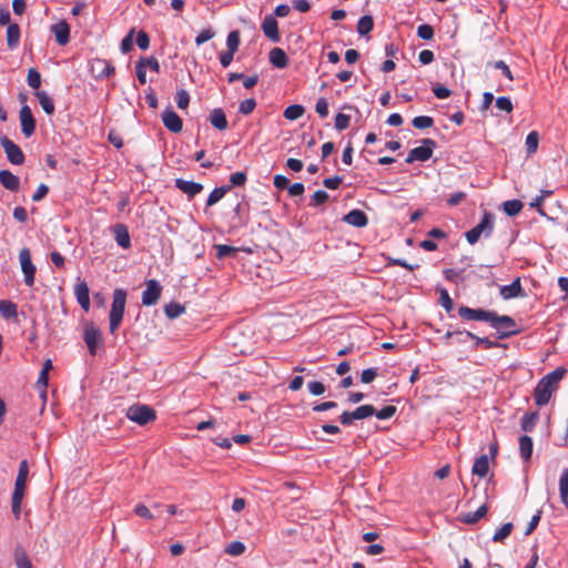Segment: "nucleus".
Segmentation results:
<instances>
[{
    "label": "nucleus",
    "mask_w": 568,
    "mask_h": 568,
    "mask_svg": "<svg viewBox=\"0 0 568 568\" xmlns=\"http://www.w3.org/2000/svg\"><path fill=\"white\" fill-rule=\"evenodd\" d=\"M417 36L423 40H430L434 37V29L429 24H420L417 28Z\"/></svg>",
    "instance_id": "obj_55"
},
{
    "label": "nucleus",
    "mask_w": 568,
    "mask_h": 568,
    "mask_svg": "<svg viewBox=\"0 0 568 568\" xmlns=\"http://www.w3.org/2000/svg\"><path fill=\"white\" fill-rule=\"evenodd\" d=\"M74 295L80 306L88 312L90 310V292L84 281H78L74 286Z\"/></svg>",
    "instance_id": "obj_16"
},
{
    "label": "nucleus",
    "mask_w": 568,
    "mask_h": 568,
    "mask_svg": "<svg viewBox=\"0 0 568 568\" xmlns=\"http://www.w3.org/2000/svg\"><path fill=\"white\" fill-rule=\"evenodd\" d=\"M175 102H176V105L179 109H182V110L186 109L190 103V95H189L187 91L184 89L178 90L176 95H175Z\"/></svg>",
    "instance_id": "obj_48"
},
{
    "label": "nucleus",
    "mask_w": 568,
    "mask_h": 568,
    "mask_svg": "<svg viewBox=\"0 0 568 568\" xmlns=\"http://www.w3.org/2000/svg\"><path fill=\"white\" fill-rule=\"evenodd\" d=\"M434 120L428 115H418L413 119V125L416 129L423 130L433 126Z\"/></svg>",
    "instance_id": "obj_45"
},
{
    "label": "nucleus",
    "mask_w": 568,
    "mask_h": 568,
    "mask_svg": "<svg viewBox=\"0 0 568 568\" xmlns=\"http://www.w3.org/2000/svg\"><path fill=\"white\" fill-rule=\"evenodd\" d=\"M564 374H565L564 368H557L554 372L547 374L545 377H542V379L548 381V384L556 388L557 384L562 378Z\"/></svg>",
    "instance_id": "obj_49"
},
{
    "label": "nucleus",
    "mask_w": 568,
    "mask_h": 568,
    "mask_svg": "<svg viewBox=\"0 0 568 568\" xmlns=\"http://www.w3.org/2000/svg\"><path fill=\"white\" fill-rule=\"evenodd\" d=\"M327 200H328L327 192H325L323 190H318L313 194L310 205H321V204L325 203Z\"/></svg>",
    "instance_id": "obj_60"
},
{
    "label": "nucleus",
    "mask_w": 568,
    "mask_h": 568,
    "mask_svg": "<svg viewBox=\"0 0 568 568\" xmlns=\"http://www.w3.org/2000/svg\"><path fill=\"white\" fill-rule=\"evenodd\" d=\"M523 209V203L519 200H508L503 203V210L508 216L517 215Z\"/></svg>",
    "instance_id": "obj_36"
},
{
    "label": "nucleus",
    "mask_w": 568,
    "mask_h": 568,
    "mask_svg": "<svg viewBox=\"0 0 568 568\" xmlns=\"http://www.w3.org/2000/svg\"><path fill=\"white\" fill-rule=\"evenodd\" d=\"M16 565L17 568H32L29 558L23 551L16 554Z\"/></svg>",
    "instance_id": "obj_63"
},
{
    "label": "nucleus",
    "mask_w": 568,
    "mask_h": 568,
    "mask_svg": "<svg viewBox=\"0 0 568 568\" xmlns=\"http://www.w3.org/2000/svg\"><path fill=\"white\" fill-rule=\"evenodd\" d=\"M559 494L561 503L568 508V468H565L559 477Z\"/></svg>",
    "instance_id": "obj_29"
},
{
    "label": "nucleus",
    "mask_w": 568,
    "mask_h": 568,
    "mask_svg": "<svg viewBox=\"0 0 568 568\" xmlns=\"http://www.w3.org/2000/svg\"><path fill=\"white\" fill-rule=\"evenodd\" d=\"M24 491H26V488L14 486V490L12 494L11 508H12V513L16 518L20 517L21 504H22V499L24 496Z\"/></svg>",
    "instance_id": "obj_26"
},
{
    "label": "nucleus",
    "mask_w": 568,
    "mask_h": 568,
    "mask_svg": "<svg viewBox=\"0 0 568 568\" xmlns=\"http://www.w3.org/2000/svg\"><path fill=\"white\" fill-rule=\"evenodd\" d=\"M134 513L139 517L145 518V519H153L154 518V516L151 513V510L145 505H143V504H138L134 507Z\"/></svg>",
    "instance_id": "obj_64"
},
{
    "label": "nucleus",
    "mask_w": 568,
    "mask_h": 568,
    "mask_svg": "<svg viewBox=\"0 0 568 568\" xmlns=\"http://www.w3.org/2000/svg\"><path fill=\"white\" fill-rule=\"evenodd\" d=\"M396 413V407L395 406H385L383 407L382 409L379 410H376L375 409V416L378 418V419H388L390 417L394 416V414Z\"/></svg>",
    "instance_id": "obj_57"
},
{
    "label": "nucleus",
    "mask_w": 568,
    "mask_h": 568,
    "mask_svg": "<svg viewBox=\"0 0 568 568\" xmlns=\"http://www.w3.org/2000/svg\"><path fill=\"white\" fill-rule=\"evenodd\" d=\"M28 475H29L28 463H27V460H22L19 465V470H18L14 486L26 488Z\"/></svg>",
    "instance_id": "obj_33"
},
{
    "label": "nucleus",
    "mask_w": 568,
    "mask_h": 568,
    "mask_svg": "<svg viewBox=\"0 0 568 568\" xmlns=\"http://www.w3.org/2000/svg\"><path fill=\"white\" fill-rule=\"evenodd\" d=\"M113 235L116 244L122 248L131 247V239L128 231V227L124 224H116L113 227Z\"/></svg>",
    "instance_id": "obj_19"
},
{
    "label": "nucleus",
    "mask_w": 568,
    "mask_h": 568,
    "mask_svg": "<svg viewBox=\"0 0 568 568\" xmlns=\"http://www.w3.org/2000/svg\"><path fill=\"white\" fill-rule=\"evenodd\" d=\"M496 106L500 111H505L507 113H510L514 109L513 102L508 97H499L496 99Z\"/></svg>",
    "instance_id": "obj_54"
},
{
    "label": "nucleus",
    "mask_w": 568,
    "mask_h": 568,
    "mask_svg": "<svg viewBox=\"0 0 568 568\" xmlns=\"http://www.w3.org/2000/svg\"><path fill=\"white\" fill-rule=\"evenodd\" d=\"M246 182V174L244 172H235L230 176V183L232 186H241Z\"/></svg>",
    "instance_id": "obj_62"
},
{
    "label": "nucleus",
    "mask_w": 568,
    "mask_h": 568,
    "mask_svg": "<svg viewBox=\"0 0 568 568\" xmlns=\"http://www.w3.org/2000/svg\"><path fill=\"white\" fill-rule=\"evenodd\" d=\"M0 143L10 163L14 165H21L24 162V155L20 146L11 141L8 136H1Z\"/></svg>",
    "instance_id": "obj_7"
},
{
    "label": "nucleus",
    "mask_w": 568,
    "mask_h": 568,
    "mask_svg": "<svg viewBox=\"0 0 568 568\" xmlns=\"http://www.w3.org/2000/svg\"><path fill=\"white\" fill-rule=\"evenodd\" d=\"M51 31L53 32L57 42L60 45H64L69 42L70 39V28L65 21H60L51 27Z\"/></svg>",
    "instance_id": "obj_20"
},
{
    "label": "nucleus",
    "mask_w": 568,
    "mask_h": 568,
    "mask_svg": "<svg viewBox=\"0 0 568 568\" xmlns=\"http://www.w3.org/2000/svg\"><path fill=\"white\" fill-rule=\"evenodd\" d=\"M304 114V108L300 104H292L284 110V118L290 121L300 119Z\"/></svg>",
    "instance_id": "obj_38"
},
{
    "label": "nucleus",
    "mask_w": 568,
    "mask_h": 568,
    "mask_svg": "<svg viewBox=\"0 0 568 568\" xmlns=\"http://www.w3.org/2000/svg\"><path fill=\"white\" fill-rule=\"evenodd\" d=\"M373 27H374V21H373L372 16H368V14L363 16L358 20L357 32L361 36H366L367 33H369L372 31Z\"/></svg>",
    "instance_id": "obj_37"
},
{
    "label": "nucleus",
    "mask_w": 568,
    "mask_h": 568,
    "mask_svg": "<svg viewBox=\"0 0 568 568\" xmlns=\"http://www.w3.org/2000/svg\"><path fill=\"white\" fill-rule=\"evenodd\" d=\"M351 116L344 113H337L335 116V128L338 131H343L348 128Z\"/></svg>",
    "instance_id": "obj_52"
},
{
    "label": "nucleus",
    "mask_w": 568,
    "mask_h": 568,
    "mask_svg": "<svg viewBox=\"0 0 568 568\" xmlns=\"http://www.w3.org/2000/svg\"><path fill=\"white\" fill-rule=\"evenodd\" d=\"M537 413H527L521 417L520 426L524 432H531L537 423Z\"/></svg>",
    "instance_id": "obj_39"
},
{
    "label": "nucleus",
    "mask_w": 568,
    "mask_h": 568,
    "mask_svg": "<svg viewBox=\"0 0 568 568\" xmlns=\"http://www.w3.org/2000/svg\"><path fill=\"white\" fill-rule=\"evenodd\" d=\"M36 97L47 114H52L54 112V103L53 100L49 97L45 91H37Z\"/></svg>",
    "instance_id": "obj_31"
},
{
    "label": "nucleus",
    "mask_w": 568,
    "mask_h": 568,
    "mask_svg": "<svg viewBox=\"0 0 568 568\" xmlns=\"http://www.w3.org/2000/svg\"><path fill=\"white\" fill-rule=\"evenodd\" d=\"M261 27L265 37L268 38L272 42L280 41L277 21L273 16H266Z\"/></svg>",
    "instance_id": "obj_17"
},
{
    "label": "nucleus",
    "mask_w": 568,
    "mask_h": 568,
    "mask_svg": "<svg viewBox=\"0 0 568 568\" xmlns=\"http://www.w3.org/2000/svg\"><path fill=\"white\" fill-rule=\"evenodd\" d=\"M174 183H175V186L181 192L186 194L189 197L195 196L196 194L201 193L203 190V185L201 183L193 182V181L176 179Z\"/></svg>",
    "instance_id": "obj_18"
},
{
    "label": "nucleus",
    "mask_w": 568,
    "mask_h": 568,
    "mask_svg": "<svg viewBox=\"0 0 568 568\" xmlns=\"http://www.w3.org/2000/svg\"><path fill=\"white\" fill-rule=\"evenodd\" d=\"M489 324L497 331L499 338H506L517 332L515 321L508 315L500 316L491 312Z\"/></svg>",
    "instance_id": "obj_4"
},
{
    "label": "nucleus",
    "mask_w": 568,
    "mask_h": 568,
    "mask_svg": "<svg viewBox=\"0 0 568 568\" xmlns=\"http://www.w3.org/2000/svg\"><path fill=\"white\" fill-rule=\"evenodd\" d=\"M555 390V387L548 384V381H544L542 378L539 381L535 388L534 398L536 405L544 406L546 405Z\"/></svg>",
    "instance_id": "obj_13"
},
{
    "label": "nucleus",
    "mask_w": 568,
    "mask_h": 568,
    "mask_svg": "<svg viewBox=\"0 0 568 568\" xmlns=\"http://www.w3.org/2000/svg\"><path fill=\"white\" fill-rule=\"evenodd\" d=\"M162 287L156 280H149L146 282V288L142 293V304L145 306H152L158 303L161 296Z\"/></svg>",
    "instance_id": "obj_10"
},
{
    "label": "nucleus",
    "mask_w": 568,
    "mask_h": 568,
    "mask_svg": "<svg viewBox=\"0 0 568 568\" xmlns=\"http://www.w3.org/2000/svg\"><path fill=\"white\" fill-rule=\"evenodd\" d=\"M162 121H163L164 126L169 131H171L173 133H179L182 131V128H183L182 119L171 108H168L163 111Z\"/></svg>",
    "instance_id": "obj_14"
},
{
    "label": "nucleus",
    "mask_w": 568,
    "mask_h": 568,
    "mask_svg": "<svg viewBox=\"0 0 568 568\" xmlns=\"http://www.w3.org/2000/svg\"><path fill=\"white\" fill-rule=\"evenodd\" d=\"M214 248L216 251V257L222 260L225 258L232 254H234L237 248L234 246L225 245V244H217L214 245Z\"/></svg>",
    "instance_id": "obj_46"
},
{
    "label": "nucleus",
    "mask_w": 568,
    "mask_h": 568,
    "mask_svg": "<svg viewBox=\"0 0 568 568\" xmlns=\"http://www.w3.org/2000/svg\"><path fill=\"white\" fill-rule=\"evenodd\" d=\"M532 439L527 435H523L519 438V453L524 462H528L532 454Z\"/></svg>",
    "instance_id": "obj_25"
},
{
    "label": "nucleus",
    "mask_w": 568,
    "mask_h": 568,
    "mask_svg": "<svg viewBox=\"0 0 568 568\" xmlns=\"http://www.w3.org/2000/svg\"><path fill=\"white\" fill-rule=\"evenodd\" d=\"M539 144V134L536 131L528 133L525 145L528 155L536 153Z\"/></svg>",
    "instance_id": "obj_35"
},
{
    "label": "nucleus",
    "mask_w": 568,
    "mask_h": 568,
    "mask_svg": "<svg viewBox=\"0 0 568 568\" xmlns=\"http://www.w3.org/2000/svg\"><path fill=\"white\" fill-rule=\"evenodd\" d=\"M215 36V32L211 28L203 29L195 38L196 45H201Z\"/></svg>",
    "instance_id": "obj_53"
},
{
    "label": "nucleus",
    "mask_w": 568,
    "mask_h": 568,
    "mask_svg": "<svg viewBox=\"0 0 568 568\" xmlns=\"http://www.w3.org/2000/svg\"><path fill=\"white\" fill-rule=\"evenodd\" d=\"M315 111L321 118H326L328 115V102L325 98H320L316 101Z\"/></svg>",
    "instance_id": "obj_58"
},
{
    "label": "nucleus",
    "mask_w": 568,
    "mask_h": 568,
    "mask_svg": "<svg viewBox=\"0 0 568 568\" xmlns=\"http://www.w3.org/2000/svg\"><path fill=\"white\" fill-rule=\"evenodd\" d=\"M20 42V28L17 23L9 24L7 28V44L9 49H16Z\"/></svg>",
    "instance_id": "obj_27"
},
{
    "label": "nucleus",
    "mask_w": 568,
    "mask_h": 568,
    "mask_svg": "<svg viewBox=\"0 0 568 568\" xmlns=\"http://www.w3.org/2000/svg\"><path fill=\"white\" fill-rule=\"evenodd\" d=\"M0 183L9 191L16 192L19 189L20 180L9 170L0 171Z\"/></svg>",
    "instance_id": "obj_22"
},
{
    "label": "nucleus",
    "mask_w": 568,
    "mask_h": 568,
    "mask_svg": "<svg viewBox=\"0 0 568 568\" xmlns=\"http://www.w3.org/2000/svg\"><path fill=\"white\" fill-rule=\"evenodd\" d=\"M211 124L217 130L227 128V120L222 109H214L210 115Z\"/></svg>",
    "instance_id": "obj_28"
},
{
    "label": "nucleus",
    "mask_w": 568,
    "mask_h": 568,
    "mask_svg": "<svg viewBox=\"0 0 568 568\" xmlns=\"http://www.w3.org/2000/svg\"><path fill=\"white\" fill-rule=\"evenodd\" d=\"M375 414V407L373 405H362L353 410V417L355 419H364Z\"/></svg>",
    "instance_id": "obj_42"
},
{
    "label": "nucleus",
    "mask_w": 568,
    "mask_h": 568,
    "mask_svg": "<svg viewBox=\"0 0 568 568\" xmlns=\"http://www.w3.org/2000/svg\"><path fill=\"white\" fill-rule=\"evenodd\" d=\"M270 62L275 67L283 69L287 65L288 59L285 51L281 48H273L270 51Z\"/></svg>",
    "instance_id": "obj_23"
},
{
    "label": "nucleus",
    "mask_w": 568,
    "mask_h": 568,
    "mask_svg": "<svg viewBox=\"0 0 568 568\" xmlns=\"http://www.w3.org/2000/svg\"><path fill=\"white\" fill-rule=\"evenodd\" d=\"M344 221L355 227H364L368 223L367 215L362 210H352L345 216Z\"/></svg>",
    "instance_id": "obj_21"
},
{
    "label": "nucleus",
    "mask_w": 568,
    "mask_h": 568,
    "mask_svg": "<svg viewBox=\"0 0 568 568\" xmlns=\"http://www.w3.org/2000/svg\"><path fill=\"white\" fill-rule=\"evenodd\" d=\"M440 305L447 311L450 312L454 308V302L452 297L449 296L446 288L440 290V297H439Z\"/></svg>",
    "instance_id": "obj_51"
},
{
    "label": "nucleus",
    "mask_w": 568,
    "mask_h": 568,
    "mask_svg": "<svg viewBox=\"0 0 568 568\" xmlns=\"http://www.w3.org/2000/svg\"><path fill=\"white\" fill-rule=\"evenodd\" d=\"M491 312L493 311H486L481 308H470L468 306L458 307V315L467 321H479L489 323V320L491 318Z\"/></svg>",
    "instance_id": "obj_12"
},
{
    "label": "nucleus",
    "mask_w": 568,
    "mask_h": 568,
    "mask_svg": "<svg viewBox=\"0 0 568 568\" xmlns=\"http://www.w3.org/2000/svg\"><path fill=\"white\" fill-rule=\"evenodd\" d=\"M114 71L115 69L109 60L97 58L91 61V72L97 80L109 78Z\"/></svg>",
    "instance_id": "obj_9"
},
{
    "label": "nucleus",
    "mask_w": 568,
    "mask_h": 568,
    "mask_svg": "<svg viewBox=\"0 0 568 568\" xmlns=\"http://www.w3.org/2000/svg\"><path fill=\"white\" fill-rule=\"evenodd\" d=\"M487 510H488L487 506L486 505H481L476 511L467 513L464 516V523H467V524H475V523H477L478 520H480L487 514Z\"/></svg>",
    "instance_id": "obj_40"
},
{
    "label": "nucleus",
    "mask_w": 568,
    "mask_h": 568,
    "mask_svg": "<svg viewBox=\"0 0 568 568\" xmlns=\"http://www.w3.org/2000/svg\"><path fill=\"white\" fill-rule=\"evenodd\" d=\"M125 416L133 423L143 426L155 419V410L144 404L131 405L125 413Z\"/></svg>",
    "instance_id": "obj_3"
},
{
    "label": "nucleus",
    "mask_w": 568,
    "mask_h": 568,
    "mask_svg": "<svg viewBox=\"0 0 568 568\" xmlns=\"http://www.w3.org/2000/svg\"><path fill=\"white\" fill-rule=\"evenodd\" d=\"M83 339L88 346L89 353L91 355H95L97 349L102 342V336L100 329L93 323L85 324Z\"/></svg>",
    "instance_id": "obj_8"
},
{
    "label": "nucleus",
    "mask_w": 568,
    "mask_h": 568,
    "mask_svg": "<svg viewBox=\"0 0 568 568\" xmlns=\"http://www.w3.org/2000/svg\"><path fill=\"white\" fill-rule=\"evenodd\" d=\"M489 470V458L487 455L479 456L473 465V474L483 478L488 474Z\"/></svg>",
    "instance_id": "obj_24"
},
{
    "label": "nucleus",
    "mask_w": 568,
    "mask_h": 568,
    "mask_svg": "<svg viewBox=\"0 0 568 568\" xmlns=\"http://www.w3.org/2000/svg\"><path fill=\"white\" fill-rule=\"evenodd\" d=\"M256 106L254 99H246L240 103L239 112L242 114H250Z\"/></svg>",
    "instance_id": "obj_59"
},
{
    "label": "nucleus",
    "mask_w": 568,
    "mask_h": 568,
    "mask_svg": "<svg viewBox=\"0 0 568 568\" xmlns=\"http://www.w3.org/2000/svg\"><path fill=\"white\" fill-rule=\"evenodd\" d=\"M436 142L432 139H424L422 145L412 149L406 158V163H413L415 161L425 162L433 155Z\"/></svg>",
    "instance_id": "obj_5"
},
{
    "label": "nucleus",
    "mask_w": 568,
    "mask_h": 568,
    "mask_svg": "<svg viewBox=\"0 0 568 568\" xmlns=\"http://www.w3.org/2000/svg\"><path fill=\"white\" fill-rule=\"evenodd\" d=\"M231 190V186H220L215 187L210 194L206 200V205L212 206L216 204L220 200L223 199L225 193Z\"/></svg>",
    "instance_id": "obj_34"
},
{
    "label": "nucleus",
    "mask_w": 568,
    "mask_h": 568,
    "mask_svg": "<svg viewBox=\"0 0 568 568\" xmlns=\"http://www.w3.org/2000/svg\"><path fill=\"white\" fill-rule=\"evenodd\" d=\"M499 294L503 300H511L516 297L525 296V293L521 287L520 278L517 277L513 283L509 285H503L499 288Z\"/></svg>",
    "instance_id": "obj_15"
},
{
    "label": "nucleus",
    "mask_w": 568,
    "mask_h": 568,
    "mask_svg": "<svg viewBox=\"0 0 568 568\" xmlns=\"http://www.w3.org/2000/svg\"><path fill=\"white\" fill-rule=\"evenodd\" d=\"M184 312V307L179 303H170L165 306V314L170 318H176Z\"/></svg>",
    "instance_id": "obj_50"
},
{
    "label": "nucleus",
    "mask_w": 568,
    "mask_h": 568,
    "mask_svg": "<svg viewBox=\"0 0 568 568\" xmlns=\"http://www.w3.org/2000/svg\"><path fill=\"white\" fill-rule=\"evenodd\" d=\"M27 82H28L29 87H31L32 89L38 90L40 88V85H41V74H40V72L37 69L31 68L28 71Z\"/></svg>",
    "instance_id": "obj_44"
},
{
    "label": "nucleus",
    "mask_w": 568,
    "mask_h": 568,
    "mask_svg": "<svg viewBox=\"0 0 568 568\" xmlns=\"http://www.w3.org/2000/svg\"><path fill=\"white\" fill-rule=\"evenodd\" d=\"M246 547L242 541H232L225 548V552L231 556H241Z\"/></svg>",
    "instance_id": "obj_47"
},
{
    "label": "nucleus",
    "mask_w": 568,
    "mask_h": 568,
    "mask_svg": "<svg viewBox=\"0 0 568 568\" xmlns=\"http://www.w3.org/2000/svg\"><path fill=\"white\" fill-rule=\"evenodd\" d=\"M17 305L8 300L0 301V314L6 320L12 318L17 316Z\"/></svg>",
    "instance_id": "obj_32"
},
{
    "label": "nucleus",
    "mask_w": 568,
    "mask_h": 568,
    "mask_svg": "<svg viewBox=\"0 0 568 568\" xmlns=\"http://www.w3.org/2000/svg\"><path fill=\"white\" fill-rule=\"evenodd\" d=\"M308 390L314 396H320L325 393V385L321 382H308L307 384Z\"/></svg>",
    "instance_id": "obj_61"
},
{
    "label": "nucleus",
    "mask_w": 568,
    "mask_h": 568,
    "mask_svg": "<svg viewBox=\"0 0 568 568\" xmlns=\"http://www.w3.org/2000/svg\"><path fill=\"white\" fill-rule=\"evenodd\" d=\"M377 375L378 369L376 367L364 369L361 374V382L364 384H369L376 378Z\"/></svg>",
    "instance_id": "obj_56"
},
{
    "label": "nucleus",
    "mask_w": 568,
    "mask_h": 568,
    "mask_svg": "<svg viewBox=\"0 0 568 568\" xmlns=\"http://www.w3.org/2000/svg\"><path fill=\"white\" fill-rule=\"evenodd\" d=\"M126 304V292L122 288H115L113 291L112 304L109 314V329L111 334H114L120 327Z\"/></svg>",
    "instance_id": "obj_1"
},
{
    "label": "nucleus",
    "mask_w": 568,
    "mask_h": 568,
    "mask_svg": "<svg viewBox=\"0 0 568 568\" xmlns=\"http://www.w3.org/2000/svg\"><path fill=\"white\" fill-rule=\"evenodd\" d=\"M19 119L21 131L26 138H30L36 131V120L29 105L24 104L20 109Z\"/></svg>",
    "instance_id": "obj_11"
},
{
    "label": "nucleus",
    "mask_w": 568,
    "mask_h": 568,
    "mask_svg": "<svg viewBox=\"0 0 568 568\" xmlns=\"http://www.w3.org/2000/svg\"><path fill=\"white\" fill-rule=\"evenodd\" d=\"M459 334L464 335L466 338L474 339L475 348H478L479 346H484L485 348H493L498 345L496 342L490 341L488 337H479L471 332H459Z\"/></svg>",
    "instance_id": "obj_30"
},
{
    "label": "nucleus",
    "mask_w": 568,
    "mask_h": 568,
    "mask_svg": "<svg viewBox=\"0 0 568 568\" xmlns=\"http://www.w3.org/2000/svg\"><path fill=\"white\" fill-rule=\"evenodd\" d=\"M19 261L21 265V271L23 273L24 283L27 286L32 287L34 284V276H36V266L31 261V253L30 250L27 247H23L19 252Z\"/></svg>",
    "instance_id": "obj_6"
},
{
    "label": "nucleus",
    "mask_w": 568,
    "mask_h": 568,
    "mask_svg": "<svg viewBox=\"0 0 568 568\" xmlns=\"http://www.w3.org/2000/svg\"><path fill=\"white\" fill-rule=\"evenodd\" d=\"M494 230V216L493 214L485 212L481 221L474 226L471 230L466 232L465 236L467 242L470 245H474L478 242L481 236L488 237L490 236Z\"/></svg>",
    "instance_id": "obj_2"
},
{
    "label": "nucleus",
    "mask_w": 568,
    "mask_h": 568,
    "mask_svg": "<svg viewBox=\"0 0 568 568\" xmlns=\"http://www.w3.org/2000/svg\"><path fill=\"white\" fill-rule=\"evenodd\" d=\"M226 45H227V51L229 52L235 53L237 51V49L240 47V33H239V31L234 30V31H231L227 34Z\"/></svg>",
    "instance_id": "obj_43"
},
{
    "label": "nucleus",
    "mask_w": 568,
    "mask_h": 568,
    "mask_svg": "<svg viewBox=\"0 0 568 568\" xmlns=\"http://www.w3.org/2000/svg\"><path fill=\"white\" fill-rule=\"evenodd\" d=\"M513 524L506 523L504 524L493 536V540L495 542H503L513 531Z\"/></svg>",
    "instance_id": "obj_41"
}]
</instances>
